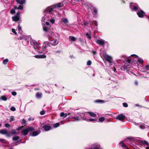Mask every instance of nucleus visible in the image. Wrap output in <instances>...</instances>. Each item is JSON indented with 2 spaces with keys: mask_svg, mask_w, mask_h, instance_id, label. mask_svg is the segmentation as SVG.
Segmentation results:
<instances>
[{
  "mask_svg": "<svg viewBox=\"0 0 149 149\" xmlns=\"http://www.w3.org/2000/svg\"><path fill=\"white\" fill-rule=\"evenodd\" d=\"M137 14L139 17L142 18L145 15V13L142 10H141L140 8L139 10L137 12Z\"/></svg>",
  "mask_w": 149,
  "mask_h": 149,
  "instance_id": "nucleus-9",
  "label": "nucleus"
},
{
  "mask_svg": "<svg viewBox=\"0 0 149 149\" xmlns=\"http://www.w3.org/2000/svg\"><path fill=\"white\" fill-rule=\"evenodd\" d=\"M60 125V124L59 123H56L54 124L53 127L54 128H56Z\"/></svg>",
  "mask_w": 149,
  "mask_h": 149,
  "instance_id": "nucleus-38",
  "label": "nucleus"
},
{
  "mask_svg": "<svg viewBox=\"0 0 149 149\" xmlns=\"http://www.w3.org/2000/svg\"><path fill=\"white\" fill-rule=\"evenodd\" d=\"M58 43V41L56 39H53L51 40L47 44V46L51 47L52 46H55Z\"/></svg>",
  "mask_w": 149,
  "mask_h": 149,
  "instance_id": "nucleus-7",
  "label": "nucleus"
},
{
  "mask_svg": "<svg viewBox=\"0 0 149 149\" xmlns=\"http://www.w3.org/2000/svg\"><path fill=\"white\" fill-rule=\"evenodd\" d=\"M7 100V98L4 95H3L1 96L0 97V100H3L4 101H6Z\"/></svg>",
  "mask_w": 149,
  "mask_h": 149,
  "instance_id": "nucleus-27",
  "label": "nucleus"
},
{
  "mask_svg": "<svg viewBox=\"0 0 149 149\" xmlns=\"http://www.w3.org/2000/svg\"><path fill=\"white\" fill-rule=\"evenodd\" d=\"M26 123V120L24 119H23L22 120V123L23 124H25Z\"/></svg>",
  "mask_w": 149,
  "mask_h": 149,
  "instance_id": "nucleus-58",
  "label": "nucleus"
},
{
  "mask_svg": "<svg viewBox=\"0 0 149 149\" xmlns=\"http://www.w3.org/2000/svg\"><path fill=\"white\" fill-rule=\"evenodd\" d=\"M23 126H20V127H19L18 128H17V131L19 130H20L22 129L23 128Z\"/></svg>",
  "mask_w": 149,
  "mask_h": 149,
  "instance_id": "nucleus-57",
  "label": "nucleus"
},
{
  "mask_svg": "<svg viewBox=\"0 0 149 149\" xmlns=\"http://www.w3.org/2000/svg\"><path fill=\"white\" fill-rule=\"evenodd\" d=\"M100 56L103 60L105 59L109 63H112V57L107 55L105 51H103L102 53L100 54Z\"/></svg>",
  "mask_w": 149,
  "mask_h": 149,
  "instance_id": "nucleus-3",
  "label": "nucleus"
},
{
  "mask_svg": "<svg viewBox=\"0 0 149 149\" xmlns=\"http://www.w3.org/2000/svg\"><path fill=\"white\" fill-rule=\"evenodd\" d=\"M93 17H96L98 12L97 9L96 8L94 7L93 8Z\"/></svg>",
  "mask_w": 149,
  "mask_h": 149,
  "instance_id": "nucleus-19",
  "label": "nucleus"
},
{
  "mask_svg": "<svg viewBox=\"0 0 149 149\" xmlns=\"http://www.w3.org/2000/svg\"><path fill=\"white\" fill-rule=\"evenodd\" d=\"M26 0H21V3H20V4H24L25 3Z\"/></svg>",
  "mask_w": 149,
  "mask_h": 149,
  "instance_id": "nucleus-47",
  "label": "nucleus"
},
{
  "mask_svg": "<svg viewBox=\"0 0 149 149\" xmlns=\"http://www.w3.org/2000/svg\"><path fill=\"white\" fill-rule=\"evenodd\" d=\"M35 58H45L46 57V56L44 54L42 55H36L34 56Z\"/></svg>",
  "mask_w": 149,
  "mask_h": 149,
  "instance_id": "nucleus-22",
  "label": "nucleus"
},
{
  "mask_svg": "<svg viewBox=\"0 0 149 149\" xmlns=\"http://www.w3.org/2000/svg\"><path fill=\"white\" fill-rule=\"evenodd\" d=\"M18 33H21L22 32L21 27L19 25L18 26Z\"/></svg>",
  "mask_w": 149,
  "mask_h": 149,
  "instance_id": "nucleus-34",
  "label": "nucleus"
},
{
  "mask_svg": "<svg viewBox=\"0 0 149 149\" xmlns=\"http://www.w3.org/2000/svg\"><path fill=\"white\" fill-rule=\"evenodd\" d=\"M125 118V116L123 114H120L116 118L118 120L122 121Z\"/></svg>",
  "mask_w": 149,
  "mask_h": 149,
  "instance_id": "nucleus-13",
  "label": "nucleus"
},
{
  "mask_svg": "<svg viewBox=\"0 0 149 149\" xmlns=\"http://www.w3.org/2000/svg\"><path fill=\"white\" fill-rule=\"evenodd\" d=\"M45 24L47 27H46L45 25H44L43 26V30L45 31H48V30H49L50 26H49V23L48 22H46Z\"/></svg>",
  "mask_w": 149,
  "mask_h": 149,
  "instance_id": "nucleus-11",
  "label": "nucleus"
},
{
  "mask_svg": "<svg viewBox=\"0 0 149 149\" xmlns=\"http://www.w3.org/2000/svg\"><path fill=\"white\" fill-rule=\"evenodd\" d=\"M23 9V6L22 5H19L18 7V9L22 10Z\"/></svg>",
  "mask_w": 149,
  "mask_h": 149,
  "instance_id": "nucleus-40",
  "label": "nucleus"
},
{
  "mask_svg": "<svg viewBox=\"0 0 149 149\" xmlns=\"http://www.w3.org/2000/svg\"><path fill=\"white\" fill-rule=\"evenodd\" d=\"M105 118L104 117H101L99 118V121L100 122H102L104 120Z\"/></svg>",
  "mask_w": 149,
  "mask_h": 149,
  "instance_id": "nucleus-39",
  "label": "nucleus"
},
{
  "mask_svg": "<svg viewBox=\"0 0 149 149\" xmlns=\"http://www.w3.org/2000/svg\"><path fill=\"white\" fill-rule=\"evenodd\" d=\"M33 120V118H32L30 117L28 119V120L29 121H31V120Z\"/></svg>",
  "mask_w": 149,
  "mask_h": 149,
  "instance_id": "nucleus-62",
  "label": "nucleus"
},
{
  "mask_svg": "<svg viewBox=\"0 0 149 149\" xmlns=\"http://www.w3.org/2000/svg\"><path fill=\"white\" fill-rule=\"evenodd\" d=\"M89 24V23L88 22H86L84 23L83 24H82V25L83 26H85L87 24Z\"/></svg>",
  "mask_w": 149,
  "mask_h": 149,
  "instance_id": "nucleus-56",
  "label": "nucleus"
},
{
  "mask_svg": "<svg viewBox=\"0 0 149 149\" xmlns=\"http://www.w3.org/2000/svg\"><path fill=\"white\" fill-rule=\"evenodd\" d=\"M134 84L136 86H137L138 84V83L137 81L136 80L134 82Z\"/></svg>",
  "mask_w": 149,
  "mask_h": 149,
  "instance_id": "nucleus-59",
  "label": "nucleus"
},
{
  "mask_svg": "<svg viewBox=\"0 0 149 149\" xmlns=\"http://www.w3.org/2000/svg\"><path fill=\"white\" fill-rule=\"evenodd\" d=\"M139 143L141 145H143L145 146V145H148V142L146 141H139Z\"/></svg>",
  "mask_w": 149,
  "mask_h": 149,
  "instance_id": "nucleus-16",
  "label": "nucleus"
},
{
  "mask_svg": "<svg viewBox=\"0 0 149 149\" xmlns=\"http://www.w3.org/2000/svg\"><path fill=\"white\" fill-rule=\"evenodd\" d=\"M11 94L13 96H15L17 95V93L15 91H13L11 93Z\"/></svg>",
  "mask_w": 149,
  "mask_h": 149,
  "instance_id": "nucleus-53",
  "label": "nucleus"
},
{
  "mask_svg": "<svg viewBox=\"0 0 149 149\" xmlns=\"http://www.w3.org/2000/svg\"><path fill=\"white\" fill-rule=\"evenodd\" d=\"M145 146L146 149H149V143L148 142V145H145Z\"/></svg>",
  "mask_w": 149,
  "mask_h": 149,
  "instance_id": "nucleus-50",
  "label": "nucleus"
},
{
  "mask_svg": "<svg viewBox=\"0 0 149 149\" xmlns=\"http://www.w3.org/2000/svg\"><path fill=\"white\" fill-rule=\"evenodd\" d=\"M88 22L89 23L88 24L90 25V26L91 28H92V24L96 26H97L98 25L97 22L95 21H93L92 20H90Z\"/></svg>",
  "mask_w": 149,
  "mask_h": 149,
  "instance_id": "nucleus-12",
  "label": "nucleus"
},
{
  "mask_svg": "<svg viewBox=\"0 0 149 149\" xmlns=\"http://www.w3.org/2000/svg\"><path fill=\"white\" fill-rule=\"evenodd\" d=\"M47 21H50L52 24H53L55 22V19L54 17H52L49 18V20H47Z\"/></svg>",
  "mask_w": 149,
  "mask_h": 149,
  "instance_id": "nucleus-25",
  "label": "nucleus"
},
{
  "mask_svg": "<svg viewBox=\"0 0 149 149\" xmlns=\"http://www.w3.org/2000/svg\"><path fill=\"white\" fill-rule=\"evenodd\" d=\"M40 113L41 115H43L45 113V112L44 111L42 110L40 112Z\"/></svg>",
  "mask_w": 149,
  "mask_h": 149,
  "instance_id": "nucleus-52",
  "label": "nucleus"
},
{
  "mask_svg": "<svg viewBox=\"0 0 149 149\" xmlns=\"http://www.w3.org/2000/svg\"><path fill=\"white\" fill-rule=\"evenodd\" d=\"M42 128L44 129L45 131H47L50 130L51 127L49 125H45Z\"/></svg>",
  "mask_w": 149,
  "mask_h": 149,
  "instance_id": "nucleus-17",
  "label": "nucleus"
},
{
  "mask_svg": "<svg viewBox=\"0 0 149 149\" xmlns=\"http://www.w3.org/2000/svg\"><path fill=\"white\" fill-rule=\"evenodd\" d=\"M86 36H87V38L89 39H91V37L90 36V35L88 33H87L86 34Z\"/></svg>",
  "mask_w": 149,
  "mask_h": 149,
  "instance_id": "nucleus-46",
  "label": "nucleus"
},
{
  "mask_svg": "<svg viewBox=\"0 0 149 149\" xmlns=\"http://www.w3.org/2000/svg\"><path fill=\"white\" fill-rule=\"evenodd\" d=\"M20 13L19 12L17 13L14 16L12 17V19L15 22H17L19 20L21 21L20 20L21 18L20 17Z\"/></svg>",
  "mask_w": 149,
  "mask_h": 149,
  "instance_id": "nucleus-6",
  "label": "nucleus"
},
{
  "mask_svg": "<svg viewBox=\"0 0 149 149\" xmlns=\"http://www.w3.org/2000/svg\"><path fill=\"white\" fill-rule=\"evenodd\" d=\"M16 1L17 3L20 4V3H21V0H16Z\"/></svg>",
  "mask_w": 149,
  "mask_h": 149,
  "instance_id": "nucleus-64",
  "label": "nucleus"
},
{
  "mask_svg": "<svg viewBox=\"0 0 149 149\" xmlns=\"http://www.w3.org/2000/svg\"><path fill=\"white\" fill-rule=\"evenodd\" d=\"M139 127L141 129H144L145 128V126L143 125H140L139 126Z\"/></svg>",
  "mask_w": 149,
  "mask_h": 149,
  "instance_id": "nucleus-54",
  "label": "nucleus"
},
{
  "mask_svg": "<svg viewBox=\"0 0 149 149\" xmlns=\"http://www.w3.org/2000/svg\"><path fill=\"white\" fill-rule=\"evenodd\" d=\"M96 42L98 44L103 46L104 44V41L103 40H96Z\"/></svg>",
  "mask_w": 149,
  "mask_h": 149,
  "instance_id": "nucleus-21",
  "label": "nucleus"
},
{
  "mask_svg": "<svg viewBox=\"0 0 149 149\" xmlns=\"http://www.w3.org/2000/svg\"><path fill=\"white\" fill-rule=\"evenodd\" d=\"M17 129L15 130H12L11 132V134H17Z\"/></svg>",
  "mask_w": 149,
  "mask_h": 149,
  "instance_id": "nucleus-32",
  "label": "nucleus"
},
{
  "mask_svg": "<svg viewBox=\"0 0 149 149\" xmlns=\"http://www.w3.org/2000/svg\"><path fill=\"white\" fill-rule=\"evenodd\" d=\"M142 70L143 72H146V71L149 70V65L148 64H146L145 66L143 67Z\"/></svg>",
  "mask_w": 149,
  "mask_h": 149,
  "instance_id": "nucleus-15",
  "label": "nucleus"
},
{
  "mask_svg": "<svg viewBox=\"0 0 149 149\" xmlns=\"http://www.w3.org/2000/svg\"><path fill=\"white\" fill-rule=\"evenodd\" d=\"M0 134H5L8 137L10 136L11 132H8L6 130L1 129L0 130Z\"/></svg>",
  "mask_w": 149,
  "mask_h": 149,
  "instance_id": "nucleus-8",
  "label": "nucleus"
},
{
  "mask_svg": "<svg viewBox=\"0 0 149 149\" xmlns=\"http://www.w3.org/2000/svg\"><path fill=\"white\" fill-rule=\"evenodd\" d=\"M54 9V8L52 6L48 7L44 10V16L42 17V21L44 20H49V18H52L54 15L52 13Z\"/></svg>",
  "mask_w": 149,
  "mask_h": 149,
  "instance_id": "nucleus-1",
  "label": "nucleus"
},
{
  "mask_svg": "<svg viewBox=\"0 0 149 149\" xmlns=\"http://www.w3.org/2000/svg\"><path fill=\"white\" fill-rule=\"evenodd\" d=\"M5 126L7 128H9L10 127V125L8 123H6L5 124Z\"/></svg>",
  "mask_w": 149,
  "mask_h": 149,
  "instance_id": "nucleus-43",
  "label": "nucleus"
},
{
  "mask_svg": "<svg viewBox=\"0 0 149 149\" xmlns=\"http://www.w3.org/2000/svg\"><path fill=\"white\" fill-rule=\"evenodd\" d=\"M36 95L37 97L40 98L42 97V93H41L38 92L36 93Z\"/></svg>",
  "mask_w": 149,
  "mask_h": 149,
  "instance_id": "nucleus-26",
  "label": "nucleus"
},
{
  "mask_svg": "<svg viewBox=\"0 0 149 149\" xmlns=\"http://www.w3.org/2000/svg\"><path fill=\"white\" fill-rule=\"evenodd\" d=\"M93 149H101L100 147L99 146H95V147Z\"/></svg>",
  "mask_w": 149,
  "mask_h": 149,
  "instance_id": "nucleus-49",
  "label": "nucleus"
},
{
  "mask_svg": "<svg viewBox=\"0 0 149 149\" xmlns=\"http://www.w3.org/2000/svg\"><path fill=\"white\" fill-rule=\"evenodd\" d=\"M69 38L72 41H74L76 40L75 38L73 36H69Z\"/></svg>",
  "mask_w": 149,
  "mask_h": 149,
  "instance_id": "nucleus-33",
  "label": "nucleus"
},
{
  "mask_svg": "<svg viewBox=\"0 0 149 149\" xmlns=\"http://www.w3.org/2000/svg\"><path fill=\"white\" fill-rule=\"evenodd\" d=\"M70 57L72 59V58H75V57L74 56H73V55H70Z\"/></svg>",
  "mask_w": 149,
  "mask_h": 149,
  "instance_id": "nucleus-61",
  "label": "nucleus"
},
{
  "mask_svg": "<svg viewBox=\"0 0 149 149\" xmlns=\"http://www.w3.org/2000/svg\"><path fill=\"white\" fill-rule=\"evenodd\" d=\"M95 102L97 103H104V101L100 100H98L95 101Z\"/></svg>",
  "mask_w": 149,
  "mask_h": 149,
  "instance_id": "nucleus-30",
  "label": "nucleus"
},
{
  "mask_svg": "<svg viewBox=\"0 0 149 149\" xmlns=\"http://www.w3.org/2000/svg\"><path fill=\"white\" fill-rule=\"evenodd\" d=\"M61 22H64L65 24L67 25L68 23V20L67 18H63L61 19Z\"/></svg>",
  "mask_w": 149,
  "mask_h": 149,
  "instance_id": "nucleus-24",
  "label": "nucleus"
},
{
  "mask_svg": "<svg viewBox=\"0 0 149 149\" xmlns=\"http://www.w3.org/2000/svg\"><path fill=\"white\" fill-rule=\"evenodd\" d=\"M95 119H87V121H95Z\"/></svg>",
  "mask_w": 149,
  "mask_h": 149,
  "instance_id": "nucleus-51",
  "label": "nucleus"
},
{
  "mask_svg": "<svg viewBox=\"0 0 149 149\" xmlns=\"http://www.w3.org/2000/svg\"><path fill=\"white\" fill-rule=\"evenodd\" d=\"M63 3H57L56 4L54 5L53 6L54 7H53L54 8H56V7H62L63 6Z\"/></svg>",
  "mask_w": 149,
  "mask_h": 149,
  "instance_id": "nucleus-20",
  "label": "nucleus"
},
{
  "mask_svg": "<svg viewBox=\"0 0 149 149\" xmlns=\"http://www.w3.org/2000/svg\"><path fill=\"white\" fill-rule=\"evenodd\" d=\"M19 139V138L18 136H16L13 137V141H16L18 140Z\"/></svg>",
  "mask_w": 149,
  "mask_h": 149,
  "instance_id": "nucleus-37",
  "label": "nucleus"
},
{
  "mask_svg": "<svg viewBox=\"0 0 149 149\" xmlns=\"http://www.w3.org/2000/svg\"><path fill=\"white\" fill-rule=\"evenodd\" d=\"M88 113L92 117H95L96 116V114L94 113L89 112H88Z\"/></svg>",
  "mask_w": 149,
  "mask_h": 149,
  "instance_id": "nucleus-31",
  "label": "nucleus"
},
{
  "mask_svg": "<svg viewBox=\"0 0 149 149\" xmlns=\"http://www.w3.org/2000/svg\"><path fill=\"white\" fill-rule=\"evenodd\" d=\"M91 64V61L89 60L88 61L87 63V65H90Z\"/></svg>",
  "mask_w": 149,
  "mask_h": 149,
  "instance_id": "nucleus-45",
  "label": "nucleus"
},
{
  "mask_svg": "<svg viewBox=\"0 0 149 149\" xmlns=\"http://www.w3.org/2000/svg\"><path fill=\"white\" fill-rule=\"evenodd\" d=\"M29 38L28 36H26L24 35H22V36L19 37L18 38L19 40H22L24 39L25 40H27L28 38Z\"/></svg>",
  "mask_w": 149,
  "mask_h": 149,
  "instance_id": "nucleus-18",
  "label": "nucleus"
},
{
  "mask_svg": "<svg viewBox=\"0 0 149 149\" xmlns=\"http://www.w3.org/2000/svg\"><path fill=\"white\" fill-rule=\"evenodd\" d=\"M71 118H72L74 119L75 120H73V121H79L80 120V118H79V117L78 116H77L75 117H72Z\"/></svg>",
  "mask_w": 149,
  "mask_h": 149,
  "instance_id": "nucleus-28",
  "label": "nucleus"
},
{
  "mask_svg": "<svg viewBox=\"0 0 149 149\" xmlns=\"http://www.w3.org/2000/svg\"><path fill=\"white\" fill-rule=\"evenodd\" d=\"M127 63H130V62H131V60H130V59H127Z\"/></svg>",
  "mask_w": 149,
  "mask_h": 149,
  "instance_id": "nucleus-63",
  "label": "nucleus"
},
{
  "mask_svg": "<svg viewBox=\"0 0 149 149\" xmlns=\"http://www.w3.org/2000/svg\"><path fill=\"white\" fill-rule=\"evenodd\" d=\"M10 109L12 111H15L16 110V108L14 107H13L10 108Z\"/></svg>",
  "mask_w": 149,
  "mask_h": 149,
  "instance_id": "nucleus-44",
  "label": "nucleus"
},
{
  "mask_svg": "<svg viewBox=\"0 0 149 149\" xmlns=\"http://www.w3.org/2000/svg\"><path fill=\"white\" fill-rule=\"evenodd\" d=\"M27 129L28 130V132H29L33 131L34 130V128L33 127H28L27 128Z\"/></svg>",
  "mask_w": 149,
  "mask_h": 149,
  "instance_id": "nucleus-35",
  "label": "nucleus"
},
{
  "mask_svg": "<svg viewBox=\"0 0 149 149\" xmlns=\"http://www.w3.org/2000/svg\"><path fill=\"white\" fill-rule=\"evenodd\" d=\"M127 139L129 140H133L134 139L132 137H128L127 138L125 139L123 141H120L119 144L123 148H124L126 149H130L129 148H128L127 146L124 143L127 141Z\"/></svg>",
  "mask_w": 149,
  "mask_h": 149,
  "instance_id": "nucleus-5",
  "label": "nucleus"
},
{
  "mask_svg": "<svg viewBox=\"0 0 149 149\" xmlns=\"http://www.w3.org/2000/svg\"><path fill=\"white\" fill-rule=\"evenodd\" d=\"M6 140L3 139H0V141H1L2 142H4L5 141H6Z\"/></svg>",
  "mask_w": 149,
  "mask_h": 149,
  "instance_id": "nucleus-60",
  "label": "nucleus"
},
{
  "mask_svg": "<svg viewBox=\"0 0 149 149\" xmlns=\"http://www.w3.org/2000/svg\"><path fill=\"white\" fill-rule=\"evenodd\" d=\"M15 11L14 9H12L10 11L11 14H13L15 13Z\"/></svg>",
  "mask_w": 149,
  "mask_h": 149,
  "instance_id": "nucleus-42",
  "label": "nucleus"
},
{
  "mask_svg": "<svg viewBox=\"0 0 149 149\" xmlns=\"http://www.w3.org/2000/svg\"><path fill=\"white\" fill-rule=\"evenodd\" d=\"M131 56H134V58L137 59V62L140 64L143 63V59L140 57H139L137 55L135 54H132Z\"/></svg>",
  "mask_w": 149,
  "mask_h": 149,
  "instance_id": "nucleus-10",
  "label": "nucleus"
},
{
  "mask_svg": "<svg viewBox=\"0 0 149 149\" xmlns=\"http://www.w3.org/2000/svg\"><path fill=\"white\" fill-rule=\"evenodd\" d=\"M41 132L40 130H38L33 131L31 134V136H37Z\"/></svg>",
  "mask_w": 149,
  "mask_h": 149,
  "instance_id": "nucleus-14",
  "label": "nucleus"
},
{
  "mask_svg": "<svg viewBox=\"0 0 149 149\" xmlns=\"http://www.w3.org/2000/svg\"><path fill=\"white\" fill-rule=\"evenodd\" d=\"M123 106L125 107H128V104L126 103H123Z\"/></svg>",
  "mask_w": 149,
  "mask_h": 149,
  "instance_id": "nucleus-55",
  "label": "nucleus"
},
{
  "mask_svg": "<svg viewBox=\"0 0 149 149\" xmlns=\"http://www.w3.org/2000/svg\"><path fill=\"white\" fill-rule=\"evenodd\" d=\"M60 116L61 117H63V118H65L67 116V114H65L64 112H61L60 114Z\"/></svg>",
  "mask_w": 149,
  "mask_h": 149,
  "instance_id": "nucleus-29",
  "label": "nucleus"
},
{
  "mask_svg": "<svg viewBox=\"0 0 149 149\" xmlns=\"http://www.w3.org/2000/svg\"><path fill=\"white\" fill-rule=\"evenodd\" d=\"M28 132V130L27 128L21 131V132L23 133V135L24 136L26 135L27 134Z\"/></svg>",
  "mask_w": 149,
  "mask_h": 149,
  "instance_id": "nucleus-23",
  "label": "nucleus"
},
{
  "mask_svg": "<svg viewBox=\"0 0 149 149\" xmlns=\"http://www.w3.org/2000/svg\"><path fill=\"white\" fill-rule=\"evenodd\" d=\"M30 43L31 45L33 46L34 49L37 50L39 53H44L46 49L47 45L46 44L45 46H41L40 44L35 40H31Z\"/></svg>",
  "mask_w": 149,
  "mask_h": 149,
  "instance_id": "nucleus-2",
  "label": "nucleus"
},
{
  "mask_svg": "<svg viewBox=\"0 0 149 149\" xmlns=\"http://www.w3.org/2000/svg\"><path fill=\"white\" fill-rule=\"evenodd\" d=\"M8 62V59L6 58V59H5V60H4L3 61V63L4 64L6 65L7 64V63Z\"/></svg>",
  "mask_w": 149,
  "mask_h": 149,
  "instance_id": "nucleus-36",
  "label": "nucleus"
},
{
  "mask_svg": "<svg viewBox=\"0 0 149 149\" xmlns=\"http://www.w3.org/2000/svg\"><path fill=\"white\" fill-rule=\"evenodd\" d=\"M130 7L132 11H138L140 8L138 5L136 3H131L130 4Z\"/></svg>",
  "mask_w": 149,
  "mask_h": 149,
  "instance_id": "nucleus-4",
  "label": "nucleus"
},
{
  "mask_svg": "<svg viewBox=\"0 0 149 149\" xmlns=\"http://www.w3.org/2000/svg\"><path fill=\"white\" fill-rule=\"evenodd\" d=\"M14 120V117L13 116H11L10 118V122H12V121H13V120Z\"/></svg>",
  "mask_w": 149,
  "mask_h": 149,
  "instance_id": "nucleus-48",
  "label": "nucleus"
},
{
  "mask_svg": "<svg viewBox=\"0 0 149 149\" xmlns=\"http://www.w3.org/2000/svg\"><path fill=\"white\" fill-rule=\"evenodd\" d=\"M12 32L15 35H17V33L15 31V30L14 29H12Z\"/></svg>",
  "mask_w": 149,
  "mask_h": 149,
  "instance_id": "nucleus-41",
  "label": "nucleus"
}]
</instances>
